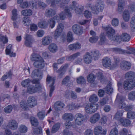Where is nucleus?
I'll use <instances>...</instances> for the list:
<instances>
[{
    "mask_svg": "<svg viewBox=\"0 0 135 135\" xmlns=\"http://www.w3.org/2000/svg\"><path fill=\"white\" fill-rule=\"evenodd\" d=\"M32 83L33 84H35V86L30 85L28 86L27 88V93L32 94L41 91L42 88L39 83L38 80L34 79L31 81Z\"/></svg>",
    "mask_w": 135,
    "mask_h": 135,
    "instance_id": "1",
    "label": "nucleus"
},
{
    "mask_svg": "<svg viewBox=\"0 0 135 135\" xmlns=\"http://www.w3.org/2000/svg\"><path fill=\"white\" fill-rule=\"evenodd\" d=\"M69 8L75 11L77 14L80 15L83 13V7L78 5L75 1L72 2Z\"/></svg>",
    "mask_w": 135,
    "mask_h": 135,
    "instance_id": "2",
    "label": "nucleus"
},
{
    "mask_svg": "<svg viewBox=\"0 0 135 135\" xmlns=\"http://www.w3.org/2000/svg\"><path fill=\"white\" fill-rule=\"evenodd\" d=\"M104 7V4L103 2L100 0L99 1L97 2L94 7H91V10L93 13L97 14L96 11L98 12H102Z\"/></svg>",
    "mask_w": 135,
    "mask_h": 135,
    "instance_id": "3",
    "label": "nucleus"
},
{
    "mask_svg": "<svg viewBox=\"0 0 135 135\" xmlns=\"http://www.w3.org/2000/svg\"><path fill=\"white\" fill-rule=\"evenodd\" d=\"M70 1V0H62V2L60 4L59 6L62 8H65L64 11L65 14L69 17L71 16V14L69 9L66 4H68Z\"/></svg>",
    "mask_w": 135,
    "mask_h": 135,
    "instance_id": "4",
    "label": "nucleus"
},
{
    "mask_svg": "<svg viewBox=\"0 0 135 135\" xmlns=\"http://www.w3.org/2000/svg\"><path fill=\"white\" fill-rule=\"evenodd\" d=\"M55 79L54 78L48 75L46 79V81L47 84L51 83V85H50V90L49 94V96L51 97L52 96L53 91L55 89V87L53 86L55 81Z\"/></svg>",
    "mask_w": 135,
    "mask_h": 135,
    "instance_id": "5",
    "label": "nucleus"
},
{
    "mask_svg": "<svg viewBox=\"0 0 135 135\" xmlns=\"http://www.w3.org/2000/svg\"><path fill=\"white\" fill-rule=\"evenodd\" d=\"M124 89L126 90H131L135 86L134 80L124 81L123 84Z\"/></svg>",
    "mask_w": 135,
    "mask_h": 135,
    "instance_id": "6",
    "label": "nucleus"
},
{
    "mask_svg": "<svg viewBox=\"0 0 135 135\" xmlns=\"http://www.w3.org/2000/svg\"><path fill=\"white\" fill-rule=\"evenodd\" d=\"M131 64L130 62L123 60L121 62L120 67L122 70L127 71L131 69Z\"/></svg>",
    "mask_w": 135,
    "mask_h": 135,
    "instance_id": "7",
    "label": "nucleus"
},
{
    "mask_svg": "<svg viewBox=\"0 0 135 135\" xmlns=\"http://www.w3.org/2000/svg\"><path fill=\"white\" fill-rule=\"evenodd\" d=\"M84 120V117L81 114L78 113L75 116V124L78 125H80L82 124Z\"/></svg>",
    "mask_w": 135,
    "mask_h": 135,
    "instance_id": "8",
    "label": "nucleus"
},
{
    "mask_svg": "<svg viewBox=\"0 0 135 135\" xmlns=\"http://www.w3.org/2000/svg\"><path fill=\"white\" fill-rule=\"evenodd\" d=\"M64 27V26L62 23H60L59 24L54 35V37L55 39H56L60 35Z\"/></svg>",
    "mask_w": 135,
    "mask_h": 135,
    "instance_id": "9",
    "label": "nucleus"
},
{
    "mask_svg": "<svg viewBox=\"0 0 135 135\" xmlns=\"http://www.w3.org/2000/svg\"><path fill=\"white\" fill-rule=\"evenodd\" d=\"M106 32L107 35L109 38L110 39L113 37L115 33V31L112 28L109 26H107L104 28Z\"/></svg>",
    "mask_w": 135,
    "mask_h": 135,
    "instance_id": "10",
    "label": "nucleus"
},
{
    "mask_svg": "<svg viewBox=\"0 0 135 135\" xmlns=\"http://www.w3.org/2000/svg\"><path fill=\"white\" fill-rule=\"evenodd\" d=\"M72 29L73 32L76 34L80 35L83 33V29L81 27L78 25H74L72 27Z\"/></svg>",
    "mask_w": 135,
    "mask_h": 135,
    "instance_id": "11",
    "label": "nucleus"
},
{
    "mask_svg": "<svg viewBox=\"0 0 135 135\" xmlns=\"http://www.w3.org/2000/svg\"><path fill=\"white\" fill-rule=\"evenodd\" d=\"M42 72L41 70L38 69H35L32 71L31 76L33 78L38 77V80H37L39 81V79L42 78Z\"/></svg>",
    "mask_w": 135,
    "mask_h": 135,
    "instance_id": "12",
    "label": "nucleus"
},
{
    "mask_svg": "<svg viewBox=\"0 0 135 135\" xmlns=\"http://www.w3.org/2000/svg\"><path fill=\"white\" fill-rule=\"evenodd\" d=\"M27 103L28 105L30 107L32 108L36 105L37 101L35 98L33 96H30L27 100Z\"/></svg>",
    "mask_w": 135,
    "mask_h": 135,
    "instance_id": "13",
    "label": "nucleus"
},
{
    "mask_svg": "<svg viewBox=\"0 0 135 135\" xmlns=\"http://www.w3.org/2000/svg\"><path fill=\"white\" fill-rule=\"evenodd\" d=\"M123 98L122 97L119 96L117 94L116 101L119 103V108L123 109L125 108L126 107V104L125 103H123Z\"/></svg>",
    "mask_w": 135,
    "mask_h": 135,
    "instance_id": "14",
    "label": "nucleus"
},
{
    "mask_svg": "<svg viewBox=\"0 0 135 135\" xmlns=\"http://www.w3.org/2000/svg\"><path fill=\"white\" fill-rule=\"evenodd\" d=\"M25 45L27 47H31L33 42V40L32 36L31 35L27 34L25 38Z\"/></svg>",
    "mask_w": 135,
    "mask_h": 135,
    "instance_id": "15",
    "label": "nucleus"
},
{
    "mask_svg": "<svg viewBox=\"0 0 135 135\" xmlns=\"http://www.w3.org/2000/svg\"><path fill=\"white\" fill-rule=\"evenodd\" d=\"M100 115L98 113H96L91 116L89 119L90 122L94 124L100 119Z\"/></svg>",
    "mask_w": 135,
    "mask_h": 135,
    "instance_id": "16",
    "label": "nucleus"
},
{
    "mask_svg": "<svg viewBox=\"0 0 135 135\" xmlns=\"http://www.w3.org/2000/svg\"><path fill=\"white\" fill-rule=\"evenodd\" d=\"M44 61L43 59L38 61L34 62L33 65L35 67L40 69L43 68L45 66Z\"/></svg>",
    "mask_w": 135,
    "mask_h": 135,
    "instance_id": "17",
    "label": "nucleus"
},
{
    "mask_svg": "<svg viewBox=\"0 0 135 135\" xmlns=\"http://www.w3.org/2000/svg\"><path fill=\"white\" fill-rule=\"evenodd\" d=\"M64 106V104L60 101L56 102L54 104V109L56 111H60L62 110Z\"/></svg>",
    "mask_w": 135,
    "mask_h": 135,
    "instance_id": "18",
    "label": "nucleus"
},
{
    "mask_svg": "<svg viewBox=\"0 0 135 135\" xmlns=\"http://www.w3.org/2000/svg\"><path fill=\"white\" fill-rule=\"evenodd\" d=\"M125 78L128 80H135V73L133 71H129L125 74Z\"/></svg>",
    "mask_w": 135,
    "mask_h": 135,
    "instance_id": "19",
    "label": "nucleus"
},
{
    "mask_svg": "<svg viewBox=\"0 0 135 135\" xmlns=\"http://www.w3.org/2000/svg\"><path fill=\"white\" fill-rule=\"evenodd\" d=\"M81 45L79 43L72 44L69 45L68 47L69 50L72 51H75L80 49L81 47Z\"/></svg>",
    "mask_w": 135,
    "mask_h": 135,
    "instance_id": "20",
    "label": "nucleus"
},
{
    "mask_svg": "<svg viewBox=\"0 0 135 135\" xmlns=\"http://www.w3.org/2000/svg\"><path fill=\"white\" fill-rule=\"evenodd\" d=\"M52 38L51 37L49 36L44 37L42 39V45L44 46L48 45L52 42Z\"/></svg>",
    "mask_w": 135,
    "mask_h": 135,
    "instance_id": "21",
    "label": "nucleus"
},
{
    "mask_svg": "<svg viewBox=\"0 0 135 135\" xmlns=\"http://www.w3.org/2000/svg\"><path fill=\"white\" fill-rule=\"evenodd\" d=\"M56 14V11L54 9L49 8L47 9L45 12V14L47 17H50Z\"/></svg>",
    "mask_w": 135,
    "mask_h": 135,
    "instance_id": "22",
    "label": "nucleus"
},
{
    "mask_svg": "<svg viewBox=\"0 0 135 135\" xmlns=\"http://www.w3.org/2000/svg\"><path fill=\"white\" fill-rule=\"evenodd\" d=\"M18 123L15 120H12L9 122L8 126L9 128L13 130L16 129L18 127Z\"/></svg>",
    "mask_w": 135,
    "mask_h": 135,
    "instance_id": "23",
    "label": "nucleus"
},
{
    "mask_svg": "<svg viewBox=\"0 0 135 135\" xmlns=\"http://www.w3.org/2000/svg\"><path fill=\"white\" fill-rule=\"evenodd\" d=\"M92 60V57L90 54L88 52L86 53L84 56V60L86 64L90 63Z\"/></svg>",
    "mask_w": 135,
    "mask_h": 135,
    "instance_id": "24",
    "label": "nucleus"
},
{
    "mask_svg": "<svg viewBox=\"0 0 135 135\" xmlns=\"http://www.w3.org/2000/svg\"><path fill=\"white\" fill-rule=\"evenodd\" d=\"M59 19V17L56 16L48 20V22L50 25L49 26L51 28H53L55 26V20H58Z\"/></svg>",
    "mask_w": 135,
    "mask_h": 135,
    "instance_id": "25",
    "label": "nucleus"
},
{
    "mask_svg": "<svg viewBox=\"0 0 135 135\" xmlns=\"http://www.w3.org/2000/svg\"><path fill=\"white\" fill-rule=\"evenodd\" d=\"M43 59L39 54L33 53L31 55L30 59L32 61H38Z\"/></svg>",
    "mask_w": 135,
    "mask_h": 135,
    "instance_id": "26",
    "label": "nucleus"
},
{
    "mask_svg": "<svg viewBox=\"0 0 135 135\" xmlns=\"http://www.w3.org/2000/svg\"><path fill=\"white\" fill-rule=\"evenodd\" d=\"M74 118L73 115L71 113H65L62 116V119L68 121L73 120Z\"/></svg>",
    "mask_w": 135,
    "mask_h": 135,
    "instance_id": "27",
    "label": "nucleus"
},
{
    "mask_svg": "<svg viewBox=\"0 0 135 135\" xmlns=\"http://www.w3.org/2000/svg\"><path fill=\"white\" fill-rule=\"evenodd\" d=\"M112 50L114 52L118 53L119 54H130L131 53L129 51L121 49L120 48H114L112 49Z\"/></svg>",
    "mask_w": 135,
    "mask_h": 135,
    "instance_id": "28",
    "label": "nucleus"
},
{
    "mask_svg": "<svg viewBox=\"0 0 135 135\" xmlns=\"http://www.w3.org/2000/svg\"><path fill=\"white\" fill-rule=\"evenodd\" d=\"M121 40L124 42L129 41L131 38L130 35L126 33H123L121 36Z\"/></svg>",
    "mask_w": 135,
    "mask_h": 135,
    "instance_id": "29",
    "label": "nucleus"
},
{
    "mask_svg": "<svg viewBox=\"0 0 135 135\" xmlns=\"http://www.w3.org/2000/svg\"><path fill=\"white\" fill-rule=\"evenodd\" d=\"M103 66L106 68L109 67L111 65V61L109 58L106 57L103 59L102 61Z\"/></svg>",
    "mask_w": 135,
    "mask_h": 135,
    "instance_id": "30",
    "label": "nucleus"
},
{
    "mask_svg": "<svg viewBox=\"0 0 135 135\" xmlns=\"http://www.w3.org/2000/svg\"><path fill=\"white\" fill-rule=\"evenodd\" d=\"M12 46L11 44H9L7 47L6 50V54L9 55L11 57H15L16 54L12 52L11 51Z\"/></svg>",
    "mask_w": 135,
    "mask_h": 135,
    "instance_id": "31",
    "label": "nucleus"
},
{
    "mask_svg": "<svg viewBox=\"0 0 135 135\" xmlns=\"http://www.w3.org/2000/svg\"><path fill=\"white\" fill-rule=\"evenodd\" d=\"M49 50L51 52H55L58 50L57 46L56 44L54 43H51L48 46Z\"/></svg>",
    "mask_w": 135,
    "mask_h": 135,
    "instance_id": "32",
    "label": "nucleus"
},
{
    "mask_svg": "<svg viewBox=\"0 0 135 135\" xmlns=\"http://www.w3.org/2000/svg\"><path fill=\"white\" fill-rule=\"evenodd\" d=\"M16 107V106L15 105H9L5 107L3 111L6 114L10 113L13 109V108H15Z\"/></svg>",
    "mask_w": 135,
    "mask_h": 135,
    "instance_id": "33",
    "label": "nucleus"
},
{
    "mask_svg": "<svg viewBox=\"0 0 135 135\" xmlns=\"http://www.w3.org/2000/svg\"><path fill=\"white\" fill-rule=\"evenodd\" d=\"M37 25L38 27L41 28L45 29L48 27V23L44 20L39 22Z\"/></svg>",
    "mask_w": 135,
    "mask_h": 135,
    "instance_id": "34",
    "label": "nucleus"
},
{
    "mask_svg": "<svg viewBox=\"0 0 135 135\" xmlns=\"http://www.w3.org/2000/svg\"><path fill=\"white\" fill-rule=\"evenodd\" d=\"M100 40L99 41V45H102L104 44L107 41V40L103 33H102L100 35Z\"/></svg>",
    "mask_w": 135,
    "mask_h": 135,
    "instance_id": "35",
    "label": "nucleus"
},
{
    "mask_svg": "<svg viewBox=\"0 0 135 135\" xmlns=\"http://www.w3.org/2000/svg\"><path fill=\"white\" fill-rule=\"evenodd\" d=\"M91 56L93 57L95 60H97L100 56V53L98 50H95L91 51Z\"/></svg>",
    "mask_w": 135,
    "mask_h": 135,
    "instance_id": "36",
    "label": "nucleus"
},
{
    "mask_svg": "<svg viewBox=\"0 0 135 135\" xmlns=\"http://www.w3.org/2000/svg\"><path fill=\"white\" fill-rule=\"evenodd\" d=\"M124 0H119L118 10L119 13L122 12L124 9Z\"/></svg>",
    "mask_w": 135,
    "mask_h": 135,
    "instance_id": "37",
    "label": "nucleus"
},
{
    "mask_svg": "<svg viewBox=\"0 0 135 135\" xmlns=\"http://www.w3.org/2000/svg\"><path fill=\"white\" fill-rule=\"evenodd\" d=\"M98 100V98L97 96L95 94H93L90 95L89 99L90 102L93 103L97 102Z\"/></svg>",
    "mask_w": 135,
    "mask_h": 135,
    "instance_id": "38",
    "label": "nucleus"
},
{
    "mask_svg": "<svg viewBox=\"0 0 135 135\" xmlns=\"http://www.w3.org/2000/svg\"><path fill=\"white\" fill-rule=\"evenodd\" d=\"M102 131V127L98 126L95 127L94 131V134L95 135H98L101 133Z\"/></svg>",
    "mask_w": 135,
    "mask_h": 135,
    "instance_id": "39",
    "label": "nucleus"
},
{
    "mask_svg": "<svg viewBox=\"0 0 135 135\" xmlns=\"http://www.w3.org/2000/svg\"><path fill=\"white\" fill-rule=\"evenodd\" d=\"M123 18L124 20L126 22L128 21L129 18V13L128 11L125 10L123 13Z\"/></svg>",
    "mask_w": 135,
    "mask_h": 135,
    "instance_id": "40",
    "label": "nucleus"
},
{
    "mask_svg": "<svg viewBox=\"0 0 135 135\" xmlns=\"http://www.w3.org/2000/svg\"><path fill=\"white\" fill-rule=\"evenodd\" d=\"M95 77L94 75L92 74H89L87 77V80L88 82L92 83L95 80Z\"/></svg>",
    "mask_w": 135,
    "mask_h": 135,
    "instance_id": "41",
    "label": "nucleus"
},
{
    "mask_svg": "<svg viewBox=\"0 0 135 135\" xmlns=\"http://www.w3.org/2000/svg\"><path fill=\"white\" fill-rule=\"evenodd\" d=\"M18 130L21 133H25L27 131V128L25 126L21 125L19 127Z\"/></svg>",
    "mask_w": 135,
    "mask_h": 135,
    "instance_id": "42",
    "label": "nucleus"
},
{
    "mask_svg": "<svg viewBox=\"0 0 135 135\" xmlns=\"http://www.w3.org/2000/svg\"><path fill=\"white\" fill-rule=\"evenodd\" d=\"M77 82L80 84H84L86 83V80L82 76H80L76 79Z\"/></svg>",
    "mask_w": 135,
    "mask_h": 135,
    "instance_id": "43",
    "label": "nucleus"
},
{
    "mask_svg": "<svg viewBox=\"0 0 135 135\" xmlns=\"http://www.w3.org/2000/svg\"><path fill=\"white\" fill-rule=\"evenodd\" d=\"M128 97L130 100L133 101L135 100V91L130 92L128 94Z\"/></svg>",
    "mask_w": 135,
    "mask_h": 135,
    "instance_id": "44",
    "label": "nucleus"
},
{
    "mask_svg": "<svg viewBox=\"0 0 135 135\" xmlns=\"http://www.w3.org/2000/svg\"><path fill=\"white\" fill-rule=\"evenodd\" d=\"M114 62L112 65V66L113 68H115L118 66L120 62V59L118 57L116 56L114 57Z\"/></svg>",
    "mask_w": 135,
    "mask_h": 135,
    "instance_id": "45",
    "label": "nucleus"
},
{
    "mask_svg": "<svg viewBox=\"0 0 135 135\" xmlns=\"http://www.w3.org/2000/svg\"><path fill=\"white\" fill-rule=\"evenodd\" d=\"M31 22V20L29 17H25L23 18V23L25 26H28Z\"/></svg>",
    "mask_w": 135,
    "mask_h": 135,
    "instance_id": "46",
    "label": "nucleus"
},
{
    "mask_svg": "<svg viewBox=\"0 0 135 135\" xmlns=\"http://www.w3.org/2000/svg\"><path fill=\"white\" fill-rule=\"evenodd\" d=\"M60 127V124L59 123L56 124L53 126L51 131L52 133H55L57 131Z\"/></svg>",
    "mask_w": 135,
    "mask_h": 135,
    "instance_id": "47",
    "label": "nucleus"
},
{
    "mask_svg": "<svg viewBox=\"0 0 135 135\" xmlns=\"http://www.w3.org/2000/svg\"><path fill=\"white\" fill-rule=\"evenodd\" d=\"M22 14L25 16H30L32 13V11L31 9H25L23 10L21 12Z\"/></svg>",
    "mask_w": 135,
    "mask_h": 135,
    "instance_id": "48",
    "label": "nucleus"
},
{
    "mask_svg": "<svg viewBox=\"0 0 135 135\" xmlns=\"http://www.w3.org/2000/svg\"><path fill=\"white\" fill-rule=\"evenodd\" d=\"M70 82V77L69 76H66L63 80L62 82V84L65 85L69 84Z\"/></svg>",
    "mask_w": 135,
    "mask_h": 135,
    "instance_id": "49",
    "label": "nucleus"
},
{
    "mask_svg": "<svg viewBox=\"0 0 135 135\" xmlns=\"http://www.w3.org/2000/svg\"><path fill=\"white\" fill-rule=\"evenodd\" d=\"M30 119L31 124L33 126L36 127L38 126V122L36 118L32 117Z\"/></svg>",
    "mask_w": 135,
    "mask_h": 135,
    "instance_id": "50",
    "label": "nucleus"
},
{
    "mask_svg": "<svg viewBox=\"0 0 135 135\" xmlns=\"http://www.w3.org/2000/svg\"><path fill=\"white\" fill-rule=\"evenodd\" d=\"M111 84H109L105 88V91L108 94H110L112 93L113 92V89L111 87Z\"/></svg>",
    "mask_w": 135,
    "mask_h": 135,
    "instance_id": "51",
    "label": "nucleus"
},
{
    "mask_svg": "<svg viewBox=\"0 0 135 135\" xmlns=\"http://www.w3.org/2000/svg\"><path fill=\"white\" fill-rule=\"evenodd\" d=\"M32 80L29 79H26L22 82L21 85L24 87H26L30 84V82H31V81Z\"/></svg>",
    "mask_w": 135,
    "mask_h": 135,
    "instance_id": "52",
    "label": "nucleus"
},
{
    "mask_svg": "<svg viewBox=\"0 0 135 135\" xmlns=\"http://www.w3.org/2000/svg\"><path fill=\"white\" fill-rule=\"evenodd\" d=\"M61 69L62 68H60L56 71L57 73L58 74V77L59 78H62L65 73L64 70Z\"/></svg>",
    "mask_w": 135,
    "mask_h": 135,
    "instance_id": "53",
    "label": "nucleus"
},
{
    "mask_svg": "<svg viewBox=\"0 0 135 135\" xmlns=\"http://www.w3.org/2000/svg\"><path fill=\"white\" fill-rule=\"evenodd\" d=\"M20 105L24 110H27L28 109L26 102L25 101H22L20 102Z\"/></svg>",
    "mask_w": 135,
    "mask_h": 135,
    "instance_id": "54",
    "label": "nucleus"
},
{
    "mask_svg": "<svg viewBox=\"0 0 135 135\" xmlns=\"http://www.w3.org/2000/svg\"><path fill=\"white\" fill-rule=\"evenodd\" d=\"M123 113L122 110H118L115 115V118L117 119L120 118L123 115Z\"/></svg>",
    "mask_w": 135,
    "mask_h": 135,
    "instance_id": "55",
    "label": "nucleus"
},
{
    "mask_svg": "<svg viewBox=\"0 0 135 135\" xmlns=\"http://www.w3.org/2000/svg\"><path fill=\"white\" fill-rule=\"evenodd\" d=\"M127 117L129 119H134L135 117V113L132 111L128 112L127 113Z\"/></svg>",
    "mask_w": 135,
    "mask_h": 135,
    "instance_id": "56",
    "label": "nucleus"
},
{
    "mask_svg": "<svg viewBox=\"0 0 135 135\" xmlns=\"http://www.w3.org/2000/svg\"><path fill=\"white\" fill-rule=\"evenodd\" d=\"M17 11L16 9H14L12 11V19L13 21L16 20L17 18Z\"/></svg>",
    "mask_w": 135,
    "mask_h": 135,
    "instance_id": "57",
    "label": "nucleus"
},
{
    "mask_svg": "<svg viewBox=\"0 0 135 135\" xmlns=\"http://www.w3.org/2000/svg\"><path fill=\"white\" fill-rule=\"evenodd\" d=\"M45 114L44 111H40L37 113V116L39 119L41 120H42L44 118Z\"/></svg>",
    "mask_w": 135,
    "mask_h": 135,
    "instance_id": "58",
    "label": "nucleus"
},
{
    "mask_svg": "<svg viewBox=\"0 0 135 135\" xmlns=\"http://www.w3.org/2000/svg\"><path fill=\"white\" fill-rule=\"evenodd\" d=\"M90 106L93 111V113L97 110L98 107L97 104H95L94 103L91 104Z\"/></svg>",
    "mask_w": 135,
    "mask_h": 135,
    "instance_id": "59",
    "label": "nucleus"
},
{
    "mask_svg": "<svg viewBox=\"0 0 135 135\" xmlns=\"http://www.w3.org/2000/svg\"><path fill=\"white\" fill-rule=\"evenodd\" d=\"M73 35L72 32L69 31L67 35V40L69 42H70L73 40Z\"/></svg>",
    "mask_w": 135,
    "mask_h": 135,
    "instance_id": "60",
    "label": "nucleus"
},
{
    "mask_svg": "<svg viewBox=\"0 0 135 135\" xmlns=\"http://www.w3.org/2000/svg\"><path fill=\"white\" fill-rule=\"evenodd\" d=\"M112 24L114 27L118 26L119 24L118 19L117 18H113L112 21Z\"/></svg>",
    "mask_w": 135,
    "mask_h": 135,
    "instance_id": "61",
    "label": "nucleus"
},
{
    "mask_svg": "<svg viewBox=\"0 0 135 135\" xmlns=\"http://www.w3.org/2000/svg\"><path fill=\"white\" fill-rule=\"evenodd\" d=\"M85 111L87 113L91 114L92 113H93V111L91 109V107H90V105H87L85 107Z\"/></svg>",
    "mask_w": 135,
    "mask_h": 135,
    "instance_id": "62",
    "label": "nucleus"
},
{
    "mask_svg": "<svg viewBox=\"0 0 135 135\" xmlns=\"http://www.w3.org/2000/svg\"><path fill=\"white\" fill-rule=\"evenodd\" d=\"M118 129L115 127L111 130L109 135H118Z\"/></svg>",
    "mask_w": 135,
    "mask_h": 135,
    "instance_id": "63",
    "label": "nucleus"
},
{
    "mask_svg": "<svg viewBox=\"0 0 135 135\" xmlns=\"http://www.w3.org/2000/svg\"><path fill=\"white\" fill-rule=\"evenodd\" d=\"M99 37L98 36L95 37H91L89 39V41L92 43H95L98 41Z\"/></svg>",
    "mask_w": 135,
    "mask_h": 135,
    "instance_id": "64",
    "label": "nucleus"
}]
</instances>
